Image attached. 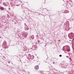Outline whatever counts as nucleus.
Wrapping results in <instances>:
<instances>
[{
    "label": "nucleus",
    "instance_id": "24",
    "mask_svg": "<svg viewBox=\"0 0 74 74\" xmlns=\"http://www.w3.org/2000/svg\"><path fill=\"white\" fill-rule=\"evenodd\" d=\"M0 38H1V37H0Z\"/></svg>",
    "mask_w": 74,
    "mask_h": 74
},
{
    "label": "nucleus",
    "instance_id": "7",
    "mask_svg": "<svg viewBox=\"0 0 74 74\" xmlns=\"http://www.w3.org/2000/svg\"><path fill=\"white\" fill-rule=\"evenodd\" d=\"M66 51L68 52H70V49L69 48H67L66 49Z\"/></svg>",
    "mask_w": 74,
    "mask_h": 74
},
{
    "label": "nucleus",
    "instance_id": "17",
    "mask_svg": "<svg viewBox=\"0 0 74 74\" xmlns=\"http://www.w3.org/2000/svg\"><path fill=\"white\" fill-rule=\"evenodd\" d=\"M8 63H10V61H9L8 62Z\"/></svg>",
    "mask_w": 74,
    "mask_h": 74
},
{
    "label": "nucleus",
    "instance_id": "22",
    "mask_svg": "<svg viewBox=\"0 0 74 74\" xmlns=\"http://www.w3.org/2000/svg\"><path fill=\"white\" fill-rule=\"evenodd\" d=\"M30 61H31V60H29V61H28V62H30Z\"/></svg>",
    "mask_w": 74,
    "mask_h": 74
},
{
    "label": "nucleus",
    "instance_id": "13",
    "mask_svg": "<svg viewBox=\"0 0 74 74\" xmlns=\"http://www.w3.org/2000/svg\"><path fill=\"white\" fill-rule=\"evenodd\" d=\"M36 38H38V35H37L36 36Z\"/></svg>",
    "mask_w": 74,
    "mask_h": 74
},
{
    "label": "nucleus",
    "instance_id": "14",
    "mask_svg": "<svg viewBox=\"0 0 74 74\" xmlns=\"http://www.w3.org/2000/svg\"><path fill=\"white\" fill-rule=\"evenodd\" d=\"M38 42H40V40H38Z\"/></svg>",
    "mask_w": 74,
    "mask_h": 74
},
{
    "label": "nucleus",
    "instance_id": "20",
    "mask_svg": "<svg viewBox=\"0 0 74 74\" xmlns=\"http://www.w3.org/2000/svg\"><path fill=\"white\" fill-rule=\"evenodd\" d=\"M16 6H19V5H16Z\"/></svg>",
    "mask_w": 74,
    "mask_h": 74
},
{
    "label": "nucleus",
    "instance_id": "6",
    "mask_svg": "<svg viewBox=\"0 0 74 74\" xmlns=\"http://www.w3.org/2000/svg\"><path fill=\"white\" fill-rule=\"evenodd\" d=\"M25 30H29V28L27 26H26L25 27Z\"/></svg>",
    "mask_w": 74,
    "mask_h": 74
},
{
    "label": "nucleus",
    "instance_id": "15",
    "mask_svg": "<svg viewBox=\"0 0 74 74\" xmlns=\"http://www.w3.org/2000/svg\"><path fill=\"white\" fill-rule=\"evenodd\" d=\"M69 59H70V60H72L71 58H69Z\"/></svg>",
    "mask_w": 74,
    "mask_h": 74
},
{
    "label": "nucleus",
    "instance_id": "1",
    "mask_svg": "<svg viewBox=\"0 0 74 74\" xmlns=\"http://www.w3.org/2000/svg\"><path fill=\"white\" fill-rule=\"evenodd\" d=\"M34 56H31V55H30V54H28V57L27 58V59H28L29 60H30V59L33 60V59H34Z\"/></svg>",
    "mask_w": 74,
    "mask_h": 74
},
{
    "label": "nucleus",
    "instance_id": "21",
    "mask_svg": "<svg viewBox=\"0 0 74 74\" xmlns=\"http://www.w3.org/2000/svg\"><path fill=\"white\" fill-rule=\"evenodd\" d=\"M64 52L65 53H67V52H66L65 51Z\"/></svg>",
    "mask_w": 74,
    "mask_h": 74
},
{
    "label": "nucleus",
    "instance_id": "8",
    "mask_svg": "<svg viewBox=\"0 0 74 74\" xmlns=\"http://www.w3.org/2000/svg\"><path fill=\"white\" fill-rule=\"evenodd\" d=\"M3 4L5 6H8V5H7V4L5 3V2H4L3 3Z\"/></svg>",
    "mask_w": 74,
    "mask_h": 74
},
{
    "label": "nucleus",
    "instance_id": "2",
    "mask_svg": "<svg viewBox=\"0 0 74 74\" xmlns=\"http://www.w3.org/2000/svg\"><path fill=\"white\" fill-rule=\"evenodd\" d=\"M6 44H7V42H6V41H4L3 43V46L2 45V47H4L5 49H6L7 48V46H6Z\"/></svg>",
    "mask_w": 74,
    "mask_h": 74
},
{
    "label": "nucleus",
    "instance_id": "23",
    "mask_svg": "<svg viewBox=\"0 0 74 74\" xmlns=\"http://www.w3.org/2000/svg\"><path fill=\"white\" fill-rule=\"evenodd\" d=\"M53 64H55V62H53Z\"/></svg>",
    "mask_w": 74,
    "mask_h": 74
},
{
    "label": "nucleus",
    "instance_id": "4",
    "mask_svg": "<svg viewBox=\"0 0 74 74\" xmlns=\"http://www.w3.org/2000/svg\"><path fill=\"white\" fill-rule=\"evenodd\" d=\"M61 64L62 67H63L64 68H66V67H67V65L65 63H62Z\"/></svg>",
    "mask_w": 74,
    "mask_h": 74
},
{
    "label": "nucleus",
    "instance_id": "10",
    "mask_svg": "<svg viewBox=\"0 0 74 74\" xmlns=\"http://www.w3.org/2000/svg\"><path fill=\"white\" fill-rule=\"evenodd\" d=\"M0 9L1 10H4V8L3 7H1L0 8Z\"/></svg>",
    "mask_w": 74,
    "mask_h": 74
},
{
    "label": "nucleus",
    "instance_id": "16",
    "mask_svg": "<svg viewBox=\"0 0 74 74\" xmlns=\"http://www.w3.org/2000/svg\"><path fill=\"white\" fill-rule=\"evenodd\" d=\"M62 55H59V56L60 57H61V56H62Z\"/></svg>",
    "mask_w": 74,
    "mask_h": 74
},
{
    "label": "nucleus",
    "instance_id": "19",
    "mask_svg": "<svg viewBox=\"0 0 74 74\" xmlns=\"http://www.w3.org/2000/svg\"><path fill=\"white\" fill-rule=\"evenodd\" d=\"M58 42H60V40H59L58 41Z\"/></svg>",
    "mask_w": 74,
    "mask_h": 74
},
{
    "label": "nucleus",
    "instance_id": "3",
    "mask_svg": "<svg viewBox=\"0 0 74 74\" xmlns=\"http://www.w3.org/2000/svg\"><path fill=\"white\" fill-rule=\"evenodd\" d=\"M37 48V46L36 45H34L33 46L32 49V50H36Z\"/></svg>",
    "mask_w": 74,
    "mask_h": 74
},
{
    "label": "nucleus",
    "instance_id": "5",
    "mask_svg": "<svg viewBox=\"0 0 74 74\" xmlns=\"http://www.w3.org/2000/svg\"><path fill=\"white\" fill-rule=\"evenodd\" d=\"M34 69L35 70H38V66L36 65L34 67Z\"/></svg>",
    "mask_w": 74,
    "mask_h": 74
},
{
    "label": "nucleus",
    "instance_id": "9",
    "mask_svg": "<svg viewBox=\"0 0 74 74\" xmlns=\"http://www.w3.org/2000/svg\"><path fill=\"white\" fill-rule=\"evenodd\" d=\"M24 36L25 37H26L27 36V33H25L24 34Z\"/></svg>",
    "mask_w": 74,
    "mask_h": 74
},
{
    "label": "nucleus",
    "instance_id": "11",
    "mask_svg": "<svg viewBox=\"0 0 74 74\" xmlns=\"http://www.w3.org/2000/svg\"><path fill=\"white\" fill-rule=\"evenodd\" d=\"M31 38L32 39H34V35H32L31 37Z\"/></svg>",
    "mask_w": 74,
    "mask_h": 74
},
{
    "label": "nucleus",
    "instance_id": "18",
    "mask_svg": "<svg viewBox=\"0 0 74 74\" xmlns=\"http://www.w3.org/2000/svg\"><path fill=\"white\" fill-rule=\"evenodd\" d=\"M66 57L68 58H69V56H66Z\"/></svg>",
    "mask_w": 74,
    "mask_h": 74
},
{
    "label": "nucleus",
    "instance_id": "12",
    "mask_svg": "<svg viewBox=\"0 0 74 74\" xmlns=\"http://www.w3.org/2000/svg\"><path fill=\"white\" fill-rule=\"evenodd\" d=\"M72 48H73V49H74V43L73 44Z\"/></svg>",
    "mask_w": 74,
    "mask_h": 74
}]
</instances>
